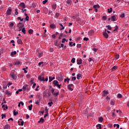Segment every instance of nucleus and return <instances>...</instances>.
<instances>
[{
    "instance_id": "obj_1",
    "label": "nucleus",
    "mask_w": 129,
    "mask_h": 129,
    "mask_svg": "<svg viewBox=\"0 0 129 129\" xmlns=\"http://www.w3.org/2000/svg\"><path fill=\"white\" fill-rule=\"evenodd\" d=\"M10 76L14 80H16L17 79V75L15 74V72L14 71L11 72L10 74Z\"/></svg>"
},
{
    "instance_id": "obj_2",
    "label": "nucleus",
    "mask_w": 129,
    "mask_h": 129,
    "mask_svg": "<svg viewBox=\"0 0 129 129\" xmlns=\"http://www.w3.org/2000/svg\"><path fill=\"white\" fill-rule=\"evenodd\" d=\"M18 8L19 10H22V9H25L26 5H25V3L24 2H22L19 4L18 6Z\"/></svg>"
},
{
    "instance_id": "obj_3",
    "label": "nucleus",
    "mask_w": 129,
    "mask_h": 129,
    "mask_svg": "<svg viewBox=\"0 0 129 129\" xmlns=\"http://www.w3.org/2000/svg\"><path fill=\"white\" fill-rule=\"evenodd\" d=\"M88 35L90 36H93L94 35V31L92 30H90L88 33Z\"/></svg>"
},
{
    "instance_id": "obj_4",
    "label": "nucleus",
    "mask_w": 129,
    "mask_h": 129,
    "mask_svg": "<svg viewBox=\"0 0 129 129\" xmlns=\"http://www.w3.org/2000/svg\"><path fill=\"white\" fill-rule=\"evenodd\" d=\"M6 15H7L8 16L12 15V9H9L7 11Z\"/></svg>"
},
{
    "instance_id": "obj_5",
    "label": "nucleus",
    "mask_w": 129,
    "mask_h": 129,
    "mask_svg": "<svg viewBox=\"0 0 129 129\" xmlns=\"http://www.w3.org/2000/svg\"><path fill=\"white\" fill-rule=\"evenodd\" d=\"M103 35L104 37L106 38V39H107V38H108V34H107V33H106V30H105L104 32H103Z\"/></svg>"
},
{
    "instance_id": "obj_6",
    "label": "nucleus",
    "mask_w": 129,
    "mask_h": 129,
    "mask_svg": "<svg viewBox=\"0 0 129 129\" xmlns=\"http://www.w3.org/2000/svg\"><path fill=\"white\" fill-rule=\"evenodd\" d=\"M108 94V91L104 90L103 91L102 96H106Z\"/></svg>"
},
{
    "instance_id": "obj_7",
    "label": "nucleus",
    "mask_w": 129,
    "mask_h": 129,
    "mask_svg": "<svg viewBox=\"0 0 129 129\" xmlns=\"http://www.w3.org/2000/svg\"><path fill=\"white\" fill-rule=\"evenodd\" d=\"M38 80H40V81H45V78L44 77H42L40 76H38Z\"/></svg>"
},
{
    "instance_id": "obj_8",
    "label": "nucleus",
    "mask_w": 129,
    "mask_h": 129,
    "mask_svg": "<svg viewBox=\"0 0 129 129\" xmlns=\"http://www.w3.org/2000/svg\"><path fill=\"white\" fill-rule=\"evenodd\" d=\"M111 21L112 22H115L116 21V17L115 16H112L111 17Z\"/></svg>"
},
{
    "instance_id": "obj_9",
    "label": "nucleus",
    "mask_w": 129,
    "mask_h": 129,
    "mask_svg": "<svg viewBox=\"0 0 129 129\" xmlns=\"http://www.w3.org/2000/svg\"><path fill=\"white\" fill-rule=\"evenodd\" d=\"M11 128V126L9 124H6L5 125L4 127V129H10Z\"/></svg>"
},
{
    "instance_id": "obj_10",
    "label": "nucleus",
    "mask_w": 129,
    "mask_h": 129,
    "mask_svg": "<svg viewBox=\"0 0 129 129\" xmlns=\"http://www.w3.org/2000/svg\"><path fill=\"white\" fill-rule=\"evenodd\" d=\"M78 65H80V64H82V59H78L77 60Z\"/></svg>"
},
{
    "instance_id": "obj_11",
    "label": "nucleus",
    "mask_w": 129,
    "mask_h": 129,
    "mask_svg": "<svg viewBox=\"0 0 129 129\" xmlns=\"http://www.w3.org/2000/svg\"><path fill=\"white\" fill-rule=\"evenodd\" d=\"M18 123L19 124V125H24V121H18Z\"/></svg>"
},
{
    "instance_id": "obj_12",
    "label": "nucleus",
    "mask_w": 129,
    "mask_h": 129,
    "mask_svg": "<svg viewBox=\"0 0 129 129\" xmlns=\"http://www.w3.org/2000/svg\"><path fill=\"white\" fill-rule=\"evenodd\" d=\"M52 94L54 96H55V97H57V96H59V92H57L56 93H53Z\"/></svg>"
},
{
    "instance_id": "obj_13",
    "label": "nucleus",
    "mask_w": 129,
    "mask_h": 129,
    "mask_svg": "<svg viewBox=\"0 0 129 129\" xmlns=\"http://www.w3.org/2000/svg\"><path fill=\"white\" fill-rule=\"evenodd\" d=\"M18 44H19L20 45L23 44V41H22V40L18 39L17 40Z\"/></svg>"
},
{
    "instance_id": "obj_14",
    "label": "nucleus",
    "mask_w": 129,
    "mask_h": 129,
    "mask_svg": "<svg viewBox=\"0 0 129 129\" xmlns=\"http://www.w3.org/2000/svg\"><path fill=\"white\" fill-rule=\"evenodd\" d=\"M59 26H60L61 27L60 28V31H62V30H64V29H65V27L63 26V25H62V24L60 23Z\"/></svg>"
},
{
    "instance_id": "obj_15",
    "label": "nucleus",
    "mask_w": 129,
    "mask_h": 129,
    "mask_svg": "<svg viewBox=\"0 0 129 129\" xmlns=\"http://www.w3.org/2000/svg\"><path fill=\"white\" fill-rule=\"evenodd\" d=\"M43 52L38 53V58H41V57H43Z\"/></svg>"
},
{
    "instance_id": "obj_16",
    "label": "nucleus",
    "mask_w": 129,
    "mask_h": 129,
    "mask_svg": "<svg viewBox=\"0 0 129 129\" xmlns=\"http://www.w3.org/2000/svg\"><path fill=\"white\" fill-rule=\"evenodd\" d=\"M13 114H14V116H16V115L19 114V112L16 111V110H14L13 111Z\"/></svg>"
},
{
    "instance_id": "obj_17",
    "label": "nucleus",
    "mask_w": 129,
    "mask_h": 129,
    "mask_svg": "<svg viewBox=\"0 0 129 129\" xmlns=\"http://www.w3.org/2000/svg\"><path fill=\"white\" fill-rule=\"evenodd\" d=\"M50 28H51V29H55V28H56V25L54 24H51L50 25Z\"/></svg>"
},
{
    "instance_id": "obj_18",
    "label": "nucleus",
    "mask_w": 129,
    "mask_h": 129,
    "mask_svg": "<svg viewBox=\"0 0 129 129\" xmlns=\"http://www.w3.org/2000/svg\"><path fill=\"white\" fill-rule=\"evenodd\" d=\"M2 108H3V109L4 110H6V109H8V106L7 105H3Z\"/></svg>"
},
{
    "instance_id": "obj_19",
    "label": "nucleus",
    "mask_w": 129,
    "mask_h": 129,
    "mask_svg": "<svg viewBox=\"0 0 129 129\" xmlns=\"http://www.w3.org/2000/svg\"><path fill=\"white\" fill-rule=\"evenodd\" d=\"M45 121V120L44 119V118H41L40 119V120L38 121L39 123H40V122H42L43 123V122H44Z\"/></svg>"
},
{
    "instance_id": "obj_20",
    "label": "nucleus",
    "mask_w": 129,
    "mask_h": 129,
    "mask_svg": "<svg viewBox=\"0 0 129 129\" xmlns=\"http://www.w3.org/2000/svg\"><path fill=\"white\" fill-rule=\"evenodd\" d=\"M23 89L24 90H27V89H28V85H25L23 87Z\"/></svg>"
},
{
    "instance_id": "obj_21",
    "label": "nucleus",
    "mask_w": 129,
    "mask_h": 129,
    "mask_svg": "<svg viewBox=\"0 0 129 129\" xmlns=\"http://www.w3.org/2000/svg\"><path fill=\"white\" fill-rule=\"evenodd\" d=\"M82 76L81 75V74H78L77 76V79L78 80L80 79V77H81Z\"/></svg>"
},
{
    "instance_id": "obj_22",
    "label": "nucleus",
    "mask_w": 129,
    "mask_h": 129,
    "mask_svg": "<svg viewBox=\"0 0 129 129\" xmlns=\"http://www.w3.org/2000/svg\"><path fill=\"white\" fill-rule=\"evenodd\" d=\"M93 9H95V10H96L97 9H99V5H94L93 6Z\"/></svg>"
},
{
    "instance_id": "obj_23",
    "label": "nucleus",
    "mask_w": 129,
    "mask_h": 129,
    "mask_svg": "<svg viewBox=\"0 0 129 129\" xmlns=\"http://www.w3.org/2000/svg\"><path fill=\"white\" fill-rule=\"evenodd\" d=\"M58 83V81H57V80H54L53 81V84H54V86H56Z\"/></svg>"
},
{
    "instance_id": "obj_24",
    "label": "nucleus",
    "mask_w": 129,
    "mask_h": 129,
    "mask_svg": "<svg viewBox=\"0 0 129 129\" xmlns=\"http://www.w3.org/2000/svg\"><path fill=\"white\" fill-rule=\"evenodd\" d=\"M117 69V67L116 66H114L112 69L111 70L112 71H114V70H116Z\"/></svg>"
},
{
    "instance_id": "obj_25",
    "label": "nucleus",
    "mask_w": 129,
    "mask_h": 129,
    "mask_svg": "<svg viewBox=\"0 0 129 129\" xmlns=\"http://www.w3.org/2000/svg\"><path fill=\"white\" fill-rule=\"evenodd\" d=\"M24 8L22 9H20L21 10V13H27V9H24Z\"/></svg>"
},
{
    "instance_id": "obj_26",
    "label": "nucleus",
    "mask_w": 129,
    "mask_h": 129,
    "mask_svg": "<svg viewBox=\"0 0 129 129\" xmlns=\"http://www.w3.org/2000/svg\"><path fill=\"white\" fill-rule=\"evenodd\" d=\"M21 64V61H16L15 62V65H20Z\"/></svg>"
},
{
    "instance_id": "obj_27",
    "label": "nucleus",
    "mask_w": 129,
    "mask_h": 129,
    "mask_svg": "<svg viewBox=\"0 0 129 129\" xmlns=\"http://www.w3.org/2000/svg\"><path fill=\"white\" fill-rule=\"evenodd\" d=\"M114 127H115L116 126V128H119V124H114L113 125Z\"/></svg>"
},
{
    "instance_id": "obj_28",
    "label": "nucleus",
    "mask_w": 129,
    "mask_h": 129,
    "mask_svg": "<svg viewBox=\"0 0 129 129\" xmlns=\"http://www.w3.org/2000/svg\"><path fill=\"white\" fill-rule=\"evenodd\" d=\"M67 4H68V5H71L72 4V1H71V0H68L67 1Z\"/></svg>"
},
{
    "instance_id": "obj_29",
    "label": "nucleus",
    "mask_w": 129,
    "mask_h": 129,
    "mask_svg": "<svg viewBox=\"0 0 129 129\" xmlns=\"http://www.w3.org/2000/svg\"><path fill=\"white\" fill-rule=\"evenodd\" d=\"M56 8H57V5L56 4H53L52 6V8L53 9V10H55L56 9Z\"/></svg>"
},
{
    "instance_id": "obj_30",
    "label": "nucleus",
    "mask_w": 129,
    "mask_h": 129,
    "mask_svg": "<svg viewBox=\"0 0 129 129\" xmlns=\"http://www.w3.org/2000/svg\"><path fill=\"white\" fill-rule=\"evenodd\" d=\"M29 110H32V108H33V105L31 104L28 106Z\"/></svg>"
},
{
    "instance_id": "obj_31",
    "label": "nucleus",
    "mask_w": 129,
    "mask_h": 129,
    "mask_svg": "<svg viewBox=\"0 0 129 129\" xmlns=\"http://www.w3.org/2000/svg\"><path fill=\"white\" fill-rule=\"evenodd\" d=\"M68 82V83H69V81H70V79L67 78V79H64V82Z\"/></svg>"
},
{
    "instance_id": "obj_32",
    "label": "nucleus",
    "mask_w": 129,
    "mask_h": 129,
    "mask_svg": "<svg viewBox=\"0 0 129 129\" xmlns=\"http://www.w3.org/2000/svg\"><path fill=\"white\" fill-rule=\"evenodd\" d=\"M16 54H17V51H14L11 53V56H14Z\"/></svg>"
},
{
    "instance_id": "obj_33",
    "label": "nucleus",
    "mask_w": 129,
    "mask_h": 129,
    "mask_svg": "<svg viewBox=\"0 0 129 129\" xmlns=\"http://www.w3.org/2000/svg\"><path fill=\"white\" fill-rule=\"evenodd\" d=\"M97 129H101V125L100 124H98L97 125Z\"/></svg>"
},
{
    "instance_id": "obj_34",
    "label": "nucleus",
    "mask_w": 129,
    "mask_h": 129,
    "mask_svg": "<svg viewBox=\"0 0 129 129\" xmlns=\"http://www.w3.org/2000/svg\"><path fill=\"white\" fill-rule=\"evenodd\" d=\"M125 15L124 13H122L120 15V18H121L122 19L124 18Z\"/></svg>"
},
{
    "instance_id": "obj_35",
    "label": "nucleus",
    "mask_w": 129,
    "mask_h": 129,
    "mask_svg": "<svg viewBox=\"0 0 129 129\" xmlns=\"http://www.w3.org/2000/svg\"><path fill=\"white\" fill-rule=\"evenodd\" d=\"M111 12H112V8H110L108 9V13H110Z\"/></svg>"
},
{
    "instance_id": "obj_36",
    "label": "nucleus",
    "mask_w": 129,
    "mask_h": 129,
    "mask_svg": "<svg viewBox=\"0 0 129 129\" xmlns=\"http://www.w3.org/2000/svg\"><path fill=\"white\" fill-rule=\"evenodd\" d=\"M103 118L102 117H99V121H101V122L102 121H103Z\"/></svg>"
},
{
    "instance_id": "obj_37",
    "label": "nucleus",
    "mask_w": 129,
    "mask_h": 129,
    "mask_svg": "<svg viewBox=\"0 0 129 129\" xmlns=\"http://www.w3.org/2000/svg\"><path fill=\"white\" fill-rule=\"evenodd\" d=\"M22 33H23V34H26V29H25V28H23L22 29Z\"/></svg>"
},
{
    "instance_id": "obj_38",
    "label": "nucleus",
    "mask_w": 129,
    "mask_h": 129,
    "mask_svg": "<svg viewBox=\"0 0 129 129\" xmlns=\"http://www.w3.org/2000/svg\"><path fill=\"white\" fill-rule=\"evenodd\" d=\"M52 104H53V102L51 101V102H49L48 103V105H49V106L50 107H51V106H52Z\"/></svg>"
},
{
    "instance_id": "obj_39",
    "label": "nucleus",
    "mask_w": 129,
    "mask_h": 129,
    "mask_svg": "<svg viewBox=\"0 0 129 129\" xmlns=\"http://www.w3.org/2000/svg\"><path fill=\"white\" fill-rule=\"evenodd\" d=\"M49 82H52L53 81V79H52V77H49Z\"/></svg>"
},
{
    "instance_id": "obj_40",
    "label": "nucleus",
    "mask_w": 129,
    "mask_h": 129,
    "mask_svg": "<svg viewBox=\"0 0 129 129\" xmlns=\"http://www.w3.org/2000/svg\"><path fill=\"white\" fill-rule=\"evenodd\" d=\"M54 45L55 46H56V47H59V44L58 43V42L56 41L54 43Z\"/></svg>"
},
{
    "instance_id": "obj_41",
    "label": "nucleus",
    "mask_w": 129,
    "mask_h": 129,
    "mask_svg": "<svg viewBox=\"0 0 129 129\" xmlns=\"http://www.w3.org/2000/svg\"><path fill=\"white\" fill-rule=\"evenodd\" d=\"M117 97L119 98H121L122 97V95L120 94H117Z\"/></svg>"
},
{
    "instance_id": "obj_42",
    "label": "nucleus",
    "mask_w": 129,
    "mask_h": 129,
    "mask_svg": "<svg viewBox=\"0 0 129 129\" xmlns=\"http://www.w3.org/2000/svg\"><path fill=\"white\" fill-rule=\"evenodd\" d=\"M5 93H6V94H7L8 95H11V93H10V92L9 91H8V90H7L6 91Z\"/></svg>"
},
{
    "instance_id": "obj_43",
    "label": "nucleus",
    "mask_w": 129,
    "mask_h": 129,
    "mask_svg": "<svg viewBox=\"0 0 129 129\" xmlns=\"http://www.w3.org/2000/svg\"><path fill=\"white\" fill-rule=\"evenodd\" d=\"M46 3H48V0H44V1L42 2L43 5H45Z\"/></svg>"
},
{
    "instance_id": "obj_44",
    "label": "nucleus",
    "mask_w": 129,
    "mask_h": 129,
    "mask_svg": "<svg viewBox=\"0 0 129 129\" xmlns=\"http://www.w3.org/2000/svg\"><path fill=\"white\" fill-rule=\"evenodd\" d=\"M33 30L30 29L29 30L28 33L29 34H33Z\"/></svg>"
},
{
    "instance_id": "obj_45",
    "label": "nucleus",
    "mask_w": 129,
    "mask_h": 129,
    "mask_svg": "<svg viewBox=\"0 0 129 129\" xmlns=\"http://www.w3.org/2000/svg\"><path fill=\"white\" fill-rule=\"evenodd\" d=\"M114 101H112V100H111V101H110V105H114Z\"/></svg>"
},
{
    "instance_id": "obj_46",
    "label": "nucleus",
    "mask_w": 129,
    "mask_h": 129,
    "mask_svg": "<svg viewBox=\"0 0 129 129\" xmlns=\"http://www.w3.org/2000/svg\"><path fill=\"white\" fill-rule=\"evenodd\" d=\"M118 30V27L117 26H116L115 27V29H114V32H115V31H117Z\"/></svg>"
},
{
    "instance_id": "obj_47",
    "label": "nucleus",
    "mask_w": 129,
    "mask_h": 129,
    "mask_svg": "<svg viewBox=\"0 0 129 129\" xmlns=\"http://www.w3.org/2000/svg\"><path fill=\"white\" fill-rule=\"evenodd\" d=\"M72 63H75V58H73L71 60Z\"/></svg>"
},
{
    "instance_id": "obj_48",
    "label": "nucleus",
    "mask_w": 129,
    "mask_h": 129,
    "mask_svg": "<svg viewBox=\"0 0 129 129\" xmlns=\"http://www.w3.org/2000/svg\"><path fill=\"white\" fill-rule=\"evenodd\" d=\"M15 15H19V12H18V9H15Z\"/></svg>"
},
{
    "instance_id": "obj_49",
    "label": "nucleus",
    "mask_w": 129,
    "mask_h": 129,
    "mask_svg": "<svg viewBox=\"0 0 129 129\" xmlns=\"http://www.w3.org/2000/svg\"><path fill=\"white\" fill-rule=\"evenodd\" d=\"M72 80L73 81H75L76 80V77H73Z\"/></svg>"
},
{
    "instance_id": "obj_50",
    "label": "nucleus",
    "mask_w": 129,
    "mask_h": 129,
    "mask_svg": "<svg viewBox=\"0 0 129 129\" xmlns=\"http://www.w3.org/2000/svg\"><path fill=\"white\" fill-rule=\"evenodd\" d=\"M54 91H55V89L52 88L51 90V92H52V94H53V93H54Z\"/></svg>"
},
{
    "instance_id": "obj_51",
    "label": "nucleus",
    "mask_w": 129,
    "mask_h": 129,
    "mask_svg": "<svg viewBox=\"0 0 129 129\" xmlns=\"http://www.w3.org/2000/svg\"><path fill=\"white\" fill-rule=\"evenodd\" d=\"M107 27L108 28V30H111V27L110 26V25L107 26Z\"/></svg>"
},
{
    "instance_id": "obj_52",
    "label": "nucleus",
    "mask_w": 129,
    "mask_h": 129,
    "mask_svg": "<svg viewBox=\"0 0 129 129\" xmlns=\"http://www.w3.org/2000/svg\"><path fill=\"white\" fill-rule=\"evenodd\" d=\"M65 41H66V38H63V39H62L61 42L62 43H65Z\"/></svg>"
},
{
    "instance_id": "obj_53",
    "label": "nucleus",
    "mask_w": 129,
    "mask_h": 129,
    "mask_svg": "<svg viewBox=\"0 0 129 129\" xmlns=\"http://www.w3.org/2000/svg\"><path fill=\"white\" fill-rule=\"evenodd\" d=\"M61 85H59L58 84H57L55 86L58 87V88H61Z\"/></svg>"
},
{
    "instance_id": "obj_54",
    "label": "nucleus",
    "mask_w": 129,
    "mask_h": 129,
    "mask_svg": "<svg viewBox=\"0 0 129 129\" xmlns=\"http://www.w3.org/2000/svg\"><path fill=\"white\" fill-rule=\"evenodd\" d=\"M88 40H89V38L87 37L84 38V41H88Z\"/></svg>"
},
{
    "instance_id": "obj_55",
    "label": "nucleus",
    "mask_w": 129,
    "mask_h": 129,
    "mask_svg": "<svg viewBox=\"0 0 129 129\" xmlns=\"http://www.w3.org/2000/svg\"><path fill=\"white\" fill-rule=\"evenodd\" d=\"M68 89L69 90H71V91H72L73 90V89L71 88V87H69L68 86Z\"/></svg>"
},
{
    "instance_id": "obj_56",
    "label": "nucleus",
    "mask_w": 129,
    "mask_h": 129,
    "mask_svg": "<svg viewBox=\"0 0 129 129\" xmlns=\"http://www.w3.org/2000/svg\"><path fill=\"white\" fill-rule=\"evenodd\" d=\"M81 44H77V48H81Z\"/></svg>"
},
{
    "instance_id": "obj_57",
    "label": "nucleus",
    "mask_w": 129,
    "mask_h": 129,
    "mask_svg": "<svg viewBox=\"0 0 129 129\" xmlns=\"http://www.w3.org/2000/svg\"><path fill=\"white\" fill-rule=\"evenodd\" d=\"M29 19V16H26V17L25 18V20H26V21H27V22H28Z\"/></svg>"
},
{
    "instance_id": "obj_58",
    "label": "nucleus",
    "mask_w": 129,
    "mask_h": 129,
    "mask_svg": "<svg viewBox=\"0 0 129 129\" xmlns=\"http://www.w3.org/2000/svg\"><path fill=\"white\" fill-rule=\"evenodd\" d=\"M2 119H4V117H6V114H2Z\"/></svg>"
},
{
    "instance_id": "obj_59",
    "label": "nucleus",
    "mask_w": 129,
    "mask_h": 129,
    "mask_svg": "<svg viewBox=\"0 0 129 129\" xmlns=\"http://www.w3.org/2000/svg\"><path fill=\"white\" fill-rule=\"evenodd\" d=\"M118 58H119V55H116V56H115V59H116V60H117V59H118Z\"/></svg>"
},
{
    "instance_id": "obj_60",
    "label": "nucleus",
    "mask_w": 129,
    "mask_h": 129,
    "mask_svg": "<svg viewBox=\"0 0 129 129\" xmlns=\"http://www.w3.org/2000/svg\"><path fill=\"white\" fill-rule=\"evenodd\" d=\"M48 108L47 107H45V113H48Z\"/></svg>"
},
{
    "instance_id": "obj_61",
    "label": "nucleus",
    "mask_w": 129,
    "mask_h": 129,
    "mask_svg": "<svg viewBox=\"0 0 129 129\" xmlns=\"http://www.w3.org/2000/svg\"><path fill=\"white\" fill-rule=\"evenodd\" d=\"M98 50V49L97 48H93V51H94V52H97Z\"/></svg>"
},
{
    "instance_id": "obj_62",
    "label": "nucleus",
    "mask_w": 129,
    "mask_h": 129,
    "mask_svg": "<svg viewBox=\"0 0 129 129\" xmlns=\"http://www.w3.org/2000/svg\"><path fill=\"white\" fill-rule=\"evenodd\" d=\"M69 45L70 46H71V47H72V46H73V43L72 42H70L69 43Z\"/></svg>"
},
{
    "instance_id": "obj_63",
    "label": "nucleus",
    "mask_w": 129,
    "mask_h": 129,
    "mask_svg": "<svg viewBox=\"0 0 129 129\" xmlns=\"http://www.w3.org/2000/svg\"><path fill=\"white\" fill-rule=\"evenodd\" d=\"M106 100H110V97H109V96H107L106 97Z\"/></svg>"
},
{
    "instance_id": "obj_64",
    "label": "nucleus",
    "mask_w": 129,
    "mask_h": 129,
    "mask_svg": "<svg viewBox=\"0 0 129 129\" xmlns=\"http://www.w3.org/2000/svg\"><path fill=\"white\" fill-rule=\"evenodd\" d=\"M102 19H103V20H106L107 17H106V16H103Z\"/></svg>"
}]
</instances>
